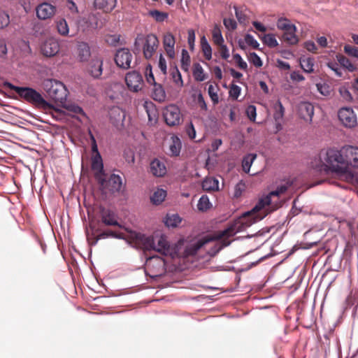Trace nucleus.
<instances>
[{
  "label": "nucleus",
  "mask_w": 358,
  "mask_h": 358,
  "mask_svg": "<svg viewBox=\"0 0 358 358\" xmlns=\"http://www.w3.org/2000/svg\"><path fill=\"white\" fill-rule=\"evenodd\" d=\"M244 229L241 224H238L237 222L232 227H229L227 229L219 231L216 235L206 236L196 242L187 245L185 250V255L186 257L194 256L197 252L206 244L216 241L215 243V250L212 252L214 255L220 252L222 248L229 245L231 241L227 238L234 236L236 232L243 231Z\"/></svg>",
  "instance_id": "f257e3e1"
},
{
  "label": "nucleus",
  "mask_w": 358,
  "mask_h": 358,
  "mask_svg": "<svg viewBox=\"0 0 358 358\" xmlns=\"http://www.w3.org/2000/svg\"><path fill=\"white\" fill-rule=\"evenodd\" d=\"M287 188L285 185H281L278 187L276 190L270 192L268 195L260 199L251 210L245 213L238 218L237 224H241L245 229V228L250 227L254 223L262 220L268 214L265 208L271 203L272 197L278 196L279 195L285 193L287 191Z\"/></svg>",
  "instance_id": "f03ea898"
},
{
  "label": "nucleus",
  "mask_w": 358,
  "mask_h": 358,
  "mask_svg": "<svg viewBox=\"0 0 358 358\" xmlns=\"http://www.w3.org/2000/svg\"><path fill=\"white\" fill-rule=\"evenodd\" d=\"M320 160L322 165H325L333 172L340 176L347 175V161L345 160V155L343 148L341 150L329 149L320 154Z\"/></svg>",
  "instance_id": "7ed1b4c3"
},
{
  "label": "nucleus",
  "mask_w": 358,
  "mask_h": 358,
  "mask_svg": "<svg viewBox=\"0 0 358 358\" xmlns=\"http://www.w3.org/2000/svg\"><path fill=\"white\" fill-rule=\"evenodd\" d=\"M4 86L14 90L24 101L37 108L48 110L52 108V104L45 100L43 96L33 88L15 86L8 82H6Z\"/></svg>",
  "instance_id": "20e7f679"
},
{
  "label": "nucleus",
  "mask_w": 358,
  "mask_h": 358,
  "mask_svg": "<svg viewBox=\"0 0 358 358\" xmlns=\"http://www.w3.org/2000/svg\"><path fill=\"white\" fill-rule=\"evenodd\" d=\"M44 89L49 97L56 103H64L67 97V90L65 85L56 80H46Z\"/></svg>",
  "instance_id": "39448f33"
},
{
  "label": "nucleus",
  "mask_w": 358,
  "mask_h": 358,
  "mask_svg": "<svg viewBox=\"0 0 358 358\" xmlns=\"http://www.w3.org/2000/svg\"><path fill=\"white\" fill-rule=\"evenodd\" d=\"M141 43H143V52L145 58L149 59L155 53L159 46V40L153 34H148L145 36L139 34L136 38L134 45L136 48H139Z\"/></svg>",
  "instance_id": "423d86ee"
},
{
  "label": "nucleus",
  "mask_w": 358,
  "mask_h": 358,
  "mask_svg": "<svg viewBox=\"0 0 358 358\" xmlns=\"http://www.w3.org/2000/svg\"><path fill=\"white\" fill-rule=\"evenodd\" d=\"M99 188L103 194H115L119 192L122 187V180L119 175L106 173L97 180Z\"/></svg>",
  "instance_id": "0eeeda50"
},
{
  "label": "nucleus",
  "mask_w": 358,
  "mask_h": 358,
  "mask_svg": "<svg viewBox=\"0 0 358 358\" xmlns=\"http://www.w3.org/2000/svg\"><path fill=\"white\" fill-rule=\"evenodd\" d=\"M145 273L152 278L162 276L166 273V264L162 257L152 256L146 259Z\"/></svg>",
  "instance_id": "6e6552de"
},
{
  "label": "nucleus",
  "mask_w": 358,
  "mask_h": 358,
  "mask_svg": "<svg viewBox=\"0 0 358 358\" xmlns=\"http://www.w3.org/2000/svg\"><path fill=\"white\" fill-rule=\"evenodd\" d=\"M163 115L165 122L171 127L179 125L182 121L180 108L173 104L165 108Z\"/></svg>",
  "instance_id": "1a4fd4ad"
},
{
  "label": "nucleus",
  "mask_w": 358,
  "mask_h": 358,
  "mask_svg": "<svg viewBox=\"0 0 358 358\" xmlns=\"http://www.w3.org/2000/svg\"><path fill=\"white\" fill-rule=\"evenodd\" d=\"M338 117L341 124L346 128H354L357 124V118L352 108L344 107L338 113Z\"/></svg>",
  "instance_id": "9d476101"
},
{
  "label": "nucleus",
  "mask_w": 358,
  "mask_h": 358,
  "mask_svg": "<svg viewBox=\"0 0 358 358\" xmlns=\"http://www.w3.org/2000/svg\"><path fill=\"white\" fill-rule=\"evenodd\" d=\"M99 215L102 224L122 227L117 221L116 213L113 210L100 206L99 208Z\"/></svg>",
  "instance_id": "9b49d317"
},
{
  "label": "nucleus",
  "mask_w": 358,
  "mask_h": 358,
  "mask_svg": "<svg viewBox=\"0 0 358 358\" xmlns=\"http://www.w3.org/2000/svg\"><path fill=\"white\" fill-rule=\"evenodd\" d=\"M125 82L128 89L134 92L141 90L144 84L141 74L136 71L126 74Z\"/></svg>",
  "instance_id": "f8f14e48"
},
{
  "label": "nucleus",
  "mask_w": 358,
  "mask_h": 358,
  "mask_svg": "<svg viewBox=\"0 0 358 358\" xmlns=\"http://www.w3.org/2000/svg\"><path fill=\"white\" fill-rule=\"evenodd\" d=\"M133 56L128 48H120L115 55V62L117 66L123 69L131 68Z\"/></svg>",
  "instance_id": "ddd939ff"
},
{
  "label": "nucleus",
  "mask_w": 358,
  "mask_h": 358,
  "mask_svg": "<svg viewBox=\"0 0 358 358\" xmlns=\"http://www.w3.org/2000/svg\"><path fill=\"white\" fill-rule=\"evenodd\" d=\"M345 160L347 161V175L350 176L349 166L358 168V147L347 145L343 148Z\"/></svg>",
  "instance_id": "4468645a"
},
{
  "label": "nucleus",
  "mask_w": 358,
  "mask_h": 358,
  "mask_svg": "<svg viewBox=\"0 0 358 358\" xmlns=\"http://www.w3.org/2000/svg\"><path fill=\"white\" fill-rule=\"evenodd\" d=\"M131 238L139 245H141L145 250H155V240L152 236H146L140 233H134Z\"/></svg>",
  "instance_id": "2eb2a0df"
},
{
  "label": "nucleus",
  "mask_w": 358,
  "mask_h": 358,
  "mask_svg": "<svg viewBox=\"0 0 358 358\" xmlns=\"http://www.w3.org/2000/svg\"><path fill=\"white\" fill-rule=\"evenodd\" d=\"M59 51V44L58 41L53 38L47 39L41 46V52L45 57H53Z\"/></svg>",
  "instance_id": "dca6fc26"
},
{
  "label": "nucleus",
  "mask_w": 358,
  "mask_h": 358,
  "mask_svg": "<svg viewBox=\"0 0 358 358\" xmlns=\"http://www.w3.org/2000/svg\"><path fill=\"white\" fill-rule=\"evenodd\" d=\"M91 168L94 171V176L96 181L106 175L103 171V164L100 153L95 154L92 156Z\"/></svg>",
  "instance_id": "f3484780"
},
{
  "label": "nucleus",
  "mask_w": 358,
  "mask_h": 358,
  "mask_svg": "<svg viewBox=\"0 0 358 358\" xmlns=\"http://www.w3.org/2000/svg\"><path fill=\"white\" fill-rule=\"evenodd\" d=\"M87 71L94 78H100L103 72V60L99 57H94L88 64Z\"/></svg>",
  "instance_id": "a211bd4d"
},
{
  "label": "nucleus",
  "mask_w": 358,
  "mask_h": 358,
  "mask_svg": "<svg viewBox=\"0 0 358 358\" xmlns=\"http://www.w3.org/2000/svg\"><path fill=\"white\" fill-rule=\"evenodd\" d=\"M56 8L49 3H43L36 8V15L41 20H47L52 17Z\"/></svg>",
  "instance_id": "6ab92c4d"
},
{
  "label": "nucleus",
  "mask_w": 358,
  "mask_h": 358,
  "mask_svg": "<svg viewBox=\"0 0 358 358\" xmlns=\"http://www.w3.org/2000/svg\"><path fill=\"white\" fill-rule=\"evenodd\" d=\"M298 113L301 118L311 122L314 115V106L310 102H301L299 104Z\"/></svg>",
  "instance_id": "aec40b11"
},
{
  "label": "nucleus",
  "mask_w": 358,
  "mask_h": 358,
  "mask_svg": "<svg viewBox=\"0 0 358 358\" xmlns=\"http://www.w3.org/2000/svg\"><path fill=\"white\" fill-rule=\"evenodd\" d=\"M176 40L174 36L170 33H166L163 37V45L167 56L171 59L175 57L174 46Z\"/></svg>",
  "instance_id": "412c9836"
},
{
  "label": "nucleus",
  "mask_w": 358,
  "mask_h": 358,
  "mask_svg": "<svg viewBox=\"0 0 358 358\" xmlns=\"http://www.w3.org/2000/svg\"><path fill=\"white\" fill-rule=\"evenodd\" d=\"M117 0H94V6L96 9L104 13H110L116 6Z\"/></svg>",
  "instance_id": "4be33fe9"
},
{
  "label": "nucleus",
  "mask_w": 358,
  "mask_h": 358,
  "mask_svg": "<svg viewBox=\"0 0 358 358\" xmlns=\"http://www.w3.org/2000/svg\"><path fill=\"white\" fill-rule=\"evenodd\" d=\"M77 55L80 62H86L91 56L90 47L85 42H79L77 45Z\"/></svg>",
  "instance_id": "5701e85b"
},
{
  "label": "nucleus",
  "mask_w": 358,
  "mask_h": 358,
  "mask_svg": "<svg viewBox=\"0 0 358 358\" xmlns=\"http://www.w3.org/2000/svg\"><path fill=\"white\" fill-rule=\"evenodd\" d=\"M150 171L154 176L162 177L166 174V169L164 162L155 159L150 163Z\"/></svg>",
  "instance_id": "b1692460"
},
{
  "label": "nucleus",
  "mask_w": 358,
  "mask_h": 358,
  "mask_svg": "<svg viewBox=\"0 0 358 358\" xmlns=\"http://www.w3.org/2000/svg\"><path fill=\"white\" fill-rule=\"evenodd\" d=\"M157 243H155V250L164 255L171 254L170 245L164 236L157 237Z\"/></svg>",
  "instance_id": "393cba45"
},
{
  "label": "nucleus",
  "mask_w": 358,
  "mask_h": 358,
  "mask_svg": "<svg viewBox=\"0 0 358 358\" xmlns=\"http://www.w3.org/2000/svg\"><path fill=\"white\" fill-rule=\"evenodd\" d=\"M90 228L91 232L87 231L86 236L88 243L90 245H95L99 240L98 238V233L100 231V228L96 227L95 223L93 221L90 222Z\"/></svg>",
  "instance_id": "a878e982"
},
{
  "label": "nucleus",
  "mask_w": 358,
  "mask_h": 358,
  "mask_svg": "<svg viewBox=\"0 0 358 358\" xmlns=\"http://www.w3.org/2000/svg\"><path fill=\"white\" fill-rule=\"evenodd\" d=\"M296 27L294 26V29H289L284 31L282 39L289 45H296L299 42L298 36L296 35Z\"/></svg>",
  "instance_id": "bb28decb"
},
{
  "label": "nucleus",
  "mask_w": 358,
  "mask_h": 358,
  "mask_svg": "<svg viewBox=\"0 0 358 358\" xmlns=\"http://www.w3.org/2000/svg\"><path fill=\"white\" fill-rule=\"evenodd\" d=\"M152 97L159 102L164 101L166 99V92L163 86L159 83H155L152 89Z\"/></svg>",
  "instance_id": "cd10ccee"
},
{
  "label": "nucleus",
  "mask_w": 358,
  "mask_h": 358,
  "mask_svg": "<svg viewBox=\"0 0 358 358\" xmlns=\"http://www.w3.org/2000/svg\"><path fill=\"white\" fill-rule=\"evenodd\" d=\"M181 150V141L176 136L171 137V143L169 145V152L173 156H178Z\"/></svg>",
  "instance_id": "c85d7f7f"
},
{
  "label": "nucleus",
  "mask_w": 358,
  "mask_h": 358,
  "mask_svg": "<svg viewBox=\"0 0 358 358\" xmlns=\"http://www.w3.org/2000/svg\"><path fill=\"white\" fill-rule=\"evenodd\" d=\"M336 59H337L338 62H339V64L343 68L346 69L348 71L353 72L357 69L355 65H354L351 62V61L345 56H344L341 54H338L336 55Z\"/></svg>",
  "instance_id": "c756f323"
},
{
  "label": "nucleus",
  "mask_w": 358,
  "mask_h": 358,
  "mask_svg": "<svg viewBox=\"0 0 358 358\" xmlns=\"http://www.w3.org/2000/svg\"><path fill=\"white\" fill-rule=\"evenodd\" d=\"M203 190L211 192L218 189V181L214 178L205 179L202 182Z\"/></svg>",
  "instance_id": "7c9ffc66"
},
{
  "label": "nucleus",
  "mask_w": 358,
  "mask_h": 358,
  "mask_svg": "<svg viewBox=\"0 0 358 358\" xmlns=\"http://www.w3.org/2000/svg\"><path fill=\"white\" fill-rule=\"evenodd\" d=\"M300 66L303 71L306 73H312L314 71V59L311 57L301 58Z\"/></svg>",
  "instance_id": "2f4dec72"
},
{
  "label": "nucleus",
  "mask_w": 358,
  "mask_h": 358,
  "mask_svg": "<svg viewBox=\"0 0 358 358\" xmlns=\"http://www.w3.org/2000/svg\"><path fill=\"white\" fill-rule=\"evenodd\" d=\"M201 46L203 53L204 57L207 60H210L212 58V49L206 40V37L203 36L201 38Z\"/></svg>",
  "instance_id": "473e14b6"
},
{
  "label": "nucleus",
  "mask_w": 358,
  "mask_h": 358,
  "mask_svg": "<svg viewBox=\"0 0 358 358\" xmlns=\"http://www.w3.org/2000/svg\"><path fill=\"white\" fill-rule=\"evenodd\" d=\"M166 192L162 189L156 190L150 197L152 203L155 205L160 204L166 198Z\"/></svg>",
  "instance_id": "72a5a7b5"
},
{
  "label": "nucleus",
  "mask_w": 358,
  "mask_h": 358,
  "mask_svg": "<svg viewBox=\"0 0 358 358\" xmlns=\"http://www.w3.org/2000/svg\"><path fill=\"white\" fill-rule=\"evenodd\" d=\"M193 76L196 81L201 82L206 79V76L204 73L203 69L199 63L194 64Z\"/></svg>",
  "instance_id": "f704fd0d"
},
{
  "label": "nucleus",
  "mask_w": 358,
  "mask_h": 358,
  "mask_svg": "<svg viewBox=\"0 0 358 358\" xmlns=\"http://www.w3.org/2000/svg\"><path fill=\"white\" fill-rule=\"evenodd\" d=\"M57 29L59 34L62 36H67L69 32V25L67 22L64 18L58 19L56 22Z\"/></svg>",
  "instance_id": "c9c22d12"
},
{
  "label": "nucleus",
  "mask_w": 358,
  "mask_h": 358,
  "mask_svg": "<svg viewBox=\"0 0 358 358\" xmlns=\"http://www.w3.org/2000/svg\"><path fill=\"white\" fill-rule=\"evenodd\" d=\"M108 237L122 238V234L112 230L101 231L100 229V231L98 233V238H96V240L105 239Z\"/></svg>",
  "instance_id": "e433bc0d"
},
{
  "label": "nucleus",
  "mask_w": 358,
  "mask_h": 358,
  "mask_svg": "<svg viewBox=\"0 0 358 358\" xmlns=\"http://www.w3.org/2000/svg\"><path fill=\"white\" fill-rule=\"evenodd\" d=\"M181 222V219L178 214H168L166 217L165 224L168 227H176Z\"/></svg>",
  "instance_id": "4c0bfd02"
},
{
  "label": "nucleus",
  "mask_w": 358,
  "mask_h": 358,
  "mask_svg": "<svg viewBox=\"0 0 358 358\" xmlns=\"http://www.w3.org/2000/svg\"><path fill=\"white\" fill-rule=\"evenodd\" d=\"M212 38L214 43L217 45H222L224 43L221 30L217 25H215L212 31Z\"/></svg>",
  "instance_id": "58836bf2"
},
{
  "label": "nucleus",
  "mask_w": 358,
  "mask_h": 358,
  "mask_svg": "<svg viewBox=\"0 0 358 358\" xmlns=\"http://www.w3.org/2000/svg\"><path fill=\"white\" fill-rule=\"evenodd\" d=\"M257 155L255 154H249L244 157L243 162H242V166L243 170L245 173H249L250 166L253 162V161L255 159Z\"/></svg>",
  "instance_id": "ea45409f"
},
{
  "label": "nucleus",
  "mask_w": 358,
  "mask_h": 358,
  "mask_svg": "<svg viewBox=\"0 0 358 358\" xmlns=\"http://www.w3.org/2000/svg\"><path fill=\"white\" fill-rule=\"evenodd\" d=\"M150 16L152 17L157 22H162L168 18V13L158 10H152L149 11Z\"/></svg>",
  "instance_id": "a19ab883"
},
{
  "label": "nucleus",
  "mask_w": 358,
  "mask_h": 358,
  "mask_svg": "<svg viewBox=\"0 0 358 358\" xmlns=\"http://www.w3.org/2000/svg\"><path fill=\"white\" fill-rule=\"evenodd\" d=\"M262 40L264 44L270 48H275L278 45V43L273 34H265Z\"/></svg>",
  "instance_id": "79ce46f5"
},
{
  "label": "nucleus",
  "mask_w": 358,
  "mask_h": 358,
  "mask_svg": "<svg viewBox=\"0 0 358 358\" xmlns=\"http://www.w3.org/2000/svg\"><path fill=\"white\" fill-rule=\"evenodd\" d=\"M294 26L295 25L286 18H280L277 22V27L284 31L289 29H294Z\"/></svg>",
  "instance_id": "37998d69"
},
{
  "label": "nucleus",
  "mask_w": 358,
  "mask_h": 358,
  "mask_svg": "<svg viewBox=\"0 0 358 358\" xmlns=\"http://www.w3.org/2000/svg\"><path fill=\"white\" fill-rule=\"evenodd\" d=\"M210 207V203L209 201L208 197L206 195H203L199 199L197 208L201 211H206L209 209Z\"/></svg>",
  "instance_id": "c03bdc74"
},
{
  "label": "nucleus",
  "mask_w": 358,
  "mask_h": 358,
  "mask_svg": "<svg viewBox=\"0 0 358 358\" xmlns=\"http://www.w3.org/2000/svg\"><path fill=\"white\" fill-rule=\"evenodd\" d=\"M190 64V57L188 52L183 49L182 50L181 67L183 70L187 71Z\"/></svg>",
  "instance_id": "a18cd8bd"
},
{
  "label": "nucleus",
  "mask_w": 358,
  "mask_h": 358,
  "mask_svg": "<svg viewBox=\"0 0 358 358\" xmlns=\"http://www.w3.org/2000/svg\"><path fill=\"white\" fill-rule=\"evenodd\" d=\"M145 78L148 83H149L150 85L153 86L155 85V83H157L155 81L150 64H148L145 68Z\"/></svg>",
  "instance_id": "49530a36"
},
{
  "label": "nucleus",
  "mask_w": 358,
  "mask_h": 358,
  "mask_svg": "<svg viewBox=\"0 0 358 358\" xmlns=\"http://www.w3.org/2000/svg\"><path fill=\"white\" fill-rule=\"evenodd\" d=\"M343 50H344L345 53H346L348 56L358 58V48L357 47L350 45H345L344 46Z\"/></svg>",
  "instance_id": "de8ad7c7"
},
{
  "label": "nucleus",
  "mask_w": 358,
  "mask_h": 358,
  "mask_svg": "<svg viewBox=\"0 0 358 358\" xmlns=\"http://www.w3.org/2000/svg\"><path fill=\"white\" fill-rule=\"evenodd\" d=\"M275 111L274 118L275 120L282 118L285 113V108L280 101H278L275 106Z\"/></svg>",
  "instance_id": "09e8293b"
},
{
  "label": "nucleus",
  "mask_w": 358,
  "mask_h": 358,
  "mask_svg": "<svg viewBox=\"0 0 358 358\" xmlns=\"http://www.w3.org/2000/svg\"><path fill=\"white\" fill-rule=\"evenodd\" d=\"M208 92L213 103H217L219 101V97L215 87L213 85H210L208 88Z\"/></svg>",
  "instance_id": "8fccbe9b"
},
{
  "label": "nucleus",
  "mask_w": 358,
  "mask_h": 358,
  "mask_svg": "<svg viewBox=\"0 0 358 358\" xmlns=\"http://www.w3.org/2000/svg\"><path fill=\"white\" fill-rule=\"evenodd\" d=\"M10 23V17L6 12H0V29L7 27Z\"/></svg>",
  "instance_id": "3c124183"
},
{
  "label": "nucleus",
  "mask_w": 358,
  "mask_h": 358,
  "mask_svg": "<svg viewBox=\"0 0 358 358\" xmlns=\"http://www.w3.org/2000/svg\"><path fill=\"white\" fill-rule=\"evenodd\" d=\"M249 60L256 67H261L262 66L261 58L255 52L250 54Z\"/></svg>",
  "instance_id": "603ef678"
},
{
  "label": "nucleus",
  "mask_w": 358,
  "mask_h": 358,
  "mask_svg": "<svg viewBox=\"0 0 358 358\" xmlns=\"http://www.w3.org/2000/svg\"><path fill=\"white\" fill-rule=\"evenodd\" d=\"M245 41L248 45L252 47L254 49H257L259 48V43L252 35L249 34L245 36Z\"/></svg>",
  "instance_id": "864d4df0"
},
{
  "label": "nucleus",
  "mask_w": 358,
  "mask_h": 358,
  "mask_svg": "<svg viewBox=\"0 0 358 358\" xmlns=\"http://www.w3.org/2000/svg\"><path fill=\"white\" fill-rule=\"evenodd\" d=\"M317 90L324 96H328L330 94L329 86L325 83H317L316 85Z\"/></svg>",
  "instance_id": "5fc2aeb1"
},
{
  "label": "nucleus",
  "mask_w": 358,
  "mask_h": 358,
  "mask_svg": "<svg viewBox=\"0 0 358 358\" xmlns=\"http://www.w3.org/2000/svg\"><path fill=\"white\" fill-rule=\"evenodd\" d=\"M241 93V87L236 85L232 84L229 90V95L233 99H238Z\"/></svg>",
  "instance_id": "6e6d98bb"
},
{
  "label": "nucleus",
  "mask_w": 358,
  "mask_h": 358,
  "mask_svg": "<svg viewBox=\"0 0 358 358\" xmlns=\"http://www.w3.org/2000/svg\"><path fill=\"white\" fill-rule=\"evenodd\" d=\"M246 114L251 121H255L257 115L255 106L253 105L248 106L246 108Z\"/></svg>",
  "instance_id": "4d7b16f0"
},
{
  "label": "nucleus",
  "mask_w": 358,
  "mask_h": 358,
  "mask_svg": "<svg viewBox=\"0 0 358 358\" xmlns=\"http://www.w3.org/2000/svg\"><path fill=\"white\" fill-rule=\"evenodd\" d=\"M234 59L238 64V66L242 70H246L248 68L247 63L243 60L241 56L239 54H235Z\"/></svg>",
  "instance_id": "13d9d810"
},
{
  "label": "nucleus",
  "mask_w": 358,
  "mask_h": 358,
  "mask_svg": "<svg viewBox=\"0 0 358 358\" xmlns=\"http://www.w3.org/2000/svg\"><path fill=\"white\" fill-rule=\"evenodd\" d=\"M223 22L226 28L228 29L234 30L236 29L237 24L234 19L225 18L224 19Z\"/></svg>",
  "instance_id": "bf43d9fd"
},
{
  "label": "nucleus",
  "mask_w": 358,
  "mask_h": 358,
  "mask_svg": "<svg viewBox=\"0 0 358 358\" xmlns=\"http://www.w3.org/2000/svg\"><path fill=\"white\" fill-rule=\"evenodd\" d=\"M124 157L125 160L130 164L134 163L135 157L134 153L131 150H127L124 152Z\"/></svg>",
  "instance_id": "052dcab7"
},
{
  "label": "nucleus",
  "mask_w": 358,
  "mask_h": 358,
  "mask_svg": "<svg viewBox=\"0 0 358 358\" xmlns=\"http://www.w3.org/2000/svg\"><path fill=\"white\" fill-rule=\"evenodd\" d=\"M219 46V52L220 54V56L224 59H227L229 57V52L227 47L224 45L223 43L222 45H218Z\"/></svg>",
  "instance_id": "680f3d73"
},
{
  "label": "nucleus",
  "mask_w": 358,
  "mask_h": 358,
  "mask_svg": "<svg viewBox=\"0 0 358 358\" xmlns=\"http://www.w3.org/2000/svg\"><path fill=\"white\" fill-rule=\"evenodd\" d=\"M195 38L196 37L194 31L193 29L188 30L187 42L190 49H192L194 48Z\"/></svg>",
  "instance_id": "e2e57ef3"
},
{
  "label": "nucleus",
  "mask_w": 358,
  "mask_h": 358,
  "mask_svg": "<svg viewBox=\"0 0 358 358\" xmlns=\"http://www.w3.org/2000/svg\"><path fill=\"white\" fill-rule=\"evenodd\" d=\"M8 49L4 39L0 38V58H4L7 55Z\"/></svg>",
  "instance_id": "0e129e2a"
},
{
  "label": "nucleus",
  "mask_w": 358,
  "mask_h": 358,
  "mask_svg": "<svg viewBox=\"0 0 358 358\" xmlns=\"http://www.w3.org/2000/svg\"><path fill=\"white\" fill-rule=\"evenodd\" d=\"M66 7L72 13H78V9L76 4L72 0H67L66 2Z\"/></svg>",
  "instance_id": "69168bd1"
},
{
  "label": "nucleus",
  "mask_w": 358,
  "mask_h": 358,
  "mask_svg": "<svg viewBox=\"0 0 358 358\" xmlns=\"http://www.w3.org/2000/svg\"><path fill=\"white\" fill-rule=\"evenodd\" d=\"M186 133L190 139H194L196 137V130L192 122L186 128Z\"/></svg>",
  "instance_id": "338daca9"
},
{
  "label": "nucleus",
  "mask_w": 358,
  "mask_h": 358,
  "mask_svg": "<svg viewBox=\"0 0 358 358\" xmlns=\"http://www.w3.org/2000/svg\"><path fill=\"white\" fill-rule=\"evenodd\" d=\"M305 48L309 51L312 52L313 53H315L317 50V48L315 45V43L312 41H308L304 43Z\"/></svg>",
  "instance_id": "774afa93"
}]
</instances>
